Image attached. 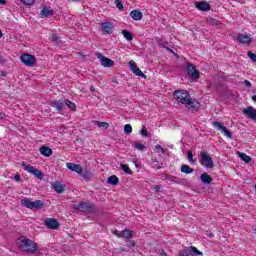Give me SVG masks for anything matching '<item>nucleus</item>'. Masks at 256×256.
<instances>
[{
    "label": "nucleus",
    "mask_w": 256,
    "mask_h": 256,
    "mask_svg": "<svg viewBox=\"0 0 256 256\" xmlns=\"http://www.w3.org/2000/svg\"><path fill=\"white\" fill-rule=\"evenodd\" d=\"M111 82L116 83V85H119V81H117V78H112Z\"/></svg>",
    "instance_id": "obj_54"
},
{
    "label": "nucleus",
    "mask_w": 256,
    "mask_h": 256,
    "mask_svg": "<svg viewBox=\"0 0 256 256\" xmlns=\"http://www.w3.org/2000/svg\"><path fill=\"white\" fill-rule=\"evenodd\" d=\"M207 235H208V237H210V238L214 237L213 233H208Z\"/></svg>",
    "instance_id": "obj_60"
},
{
    "label": "nucleus",
    "mask_w": 256,
    "mask_h": 256,
    "mask_svg": "<svg viewBox=\"0 0 256 256\" xmlns=\"http://www.w3.org/2000/svg\"><path fill=\"white\" fill-rule=\"evenodd\" d=\"M129 67H130V71H132L134 75H137V77H143L144 79H147V76L144 75L143 71H141V69L137 67V64H135L133 60L129 62Z\"/></svg>",
    "instance_id": "obj_13"
},
{
    "label": "nucleus",
    "mask_w": 256,
    "mask_h": 256,
    "mask_svg": "<svg viewBox=\"0 0 256 256\" xmlns=\"http://www.w3.org/2000/svg\"><path fill=\"white\" fill-rule=\"evenodd\" d=\"M232 1H239V0H232Z\"/></svg>",
    "instance_id": "obj_64"
},
{
    "label": "nucleus",
    "mask_w": 256,
    "mask_h": 256,
    "mask_svg": "<svg viewBox=\"0 0 256 256\" xmlns=\"http://www.w3.org/2000/svg\"><path fill=\"white\" fill-rule=\"evenodd\" d=\"M242 113L248 119H251L252 121L256 122V109L253 106H248L244 108Z\"/></svg>",
    "instance_id": "obj_10"
},
{
    "label": "nucleus",
    "mask_w": 256,
    "mask_h": 256,
    "mask_svg": "<svg viewBox=\"0 0 256 256\" xmlns=\"http://www.w3.org/2000/svg\"><path fill=\"white\" fill-rule=\"evenodd\" d=\"M14 181H17V182L21 181V175L16 174V175L14 176Z\"/></svg>",
    "instance_id": "obj_49"
},
{
    "label": "nucleus",
    "mask_w": 256,
    "mask_h": 256,
    "mask_svg": "<svg viewBox=\"0 0 256 256\" xmlns=\"http://www.w3.org/2000/svg\"><path fill=\"white\" fill-rule=\"evenodd\" d=\"M222 133H224V135L228 137V139H233V134L227 129V127L223 129Z\"/></svg>",
    "instance_id": "obj_38"
},
{
    "label": "nucleus",
    "mask_w": 256,
    "mask_h": 256,
    "mask_svg": "<svg viewBox=\"0 0 256 256\" xmlns=\"http://www.w3.org/2000/svg\"><path fill=\"white\" fill-rule=\"evenodd\" d=\"M8 72L7 71H0V77H7Z\"/></svg>",
    "instance_id": "obj_50"
},
{
    "label": "nucleus",
    "mask_w": 256,
    "mask_h": 256,
    "mask_svg": "<svg viewBox=\"0 0 256 256\" xmlns=\"http://www.w3.org/2000/svg\"><path fill=\"white\" fill-rule=\"evenodd\" d=\"M64 105H67L71 111H76L77 110V105L75 103L71 102L70 100H64Z\"/></svg>",
    "instance_id": "obj_31"
},
{
    "label": "nucleus",
    "mask_w": 256,
    "mask_h": 256,
    "mask_svg": "<svg viewBox=\"0 0 256 256\" xmlns=\"http://www.w3.org/2000/svg\"><path fill=\"white\" fill-rule=\"evenodd\" d=\"M236 39L238 42L242 43V45H251V43H253V39L247 34H237Z\"/></svg>",
    "instance_id": "obj_14"
},
{
    "label": "nucleus",
    "mask_w": 256,
    "mask_h": 256,
    "mask_svg": "<svg viewBox=\"0 0 256 256\" xmlns=\"http://www.w3.org/2000/svg\"><path fill=\"white\" fill-rule=\"evenodd\" d=\"M40 153L44 157H51L53 155V150L48 146H42L40 147Z\"/></svg>",
    "instance_id": "obj_21"
},
{
    "label": "nucleus",
    "mask_w": 256,
    "mask_h": 256,
    "mask_svg": "<svg viewBox=\"0 0 256 256\" xmlns=\"http://www.w3.org/2000/svg\"><path fill=\"white\" fill-rule=\"evenodd\" d=\"M22 167L24 168L25 171H28V173H31V175H34V177H36V179H40V181H43V177H45V175H43V172L39 169H36L35 167L26 164L25 162H22Z\"/></svg>",
    "instance_id": "obj_5"
},
{
    "label": "nucleus",
    "mask_w": 256,
    "mask_h": 256,
    "mask_svg": "<svg viewBox=\"0 0 256 256\" xmlns=\"http://www.w3.org/2000/svg\"><path fill=\"white\" fill-rule=\"evenodd\" d=\"M82 177H83L84 181H89V179H92V177H93V171L84 170V172L82 173Z\"/></svg>",
    "instance_id": "obj_28"
},
{
    "label": "nucleus",
    "mask_w": 256,
    "mask_h": 256,
    "mask_svg": "<svg viewBox=\"0 0 256 256\" xmlns=\"http://www.w3.org/2000/svg\"><path fill=\"white\" fill-rule=\"evenodd\" d=\"M20 59H21V62L26 65V67H35L37 63V58H35L31 54H22Z\"/></svg>",
    "instance_id": "obj_8"
},
{
    "label": "nucleus",
    "mask_w": 256,
    "mask_h": 256,
    "mask_svg": "<svg viewBox=\"0 0 256 256\" xmlns=\"http://www.w3.org/2000/svg\"><path fill=\"white\" fill-rule=\"evenodd\" d=\"M72 1H76V2H79V1H81V0H72Z\"/></svg>",
    "instance_id": "obj_63"
},
{
    "label": "nucleus",
    "mask_w": 256,
    "mask_h": 256,
    "mask_svg": "<svg viewBox=\"0 0 256 256\" xmlns=\"http://www.w3.org/2000/svg\"><path fill=\"white\" fill-rule=\"evenodd\" d=\"M19 241H20V245H19L20 251H24L26 253H29L30 255H35V253L39 251V247L37 246V243H35V241L33 240L29 238L20 237Z\"/></svg>",
    "instance_id": "obj_2"
},
{
    "label": "nucleus",
    "mask_w": 256,
    "mask_h": 256,
    "mask_svg": "<svg viewBox=\"0 0 256 256\" xmlns=\"http://www.w3.org/2000/svg\"><path fill=\"white\" fill-rule=\"evenodd\" d=\"M76 211H81L82 213H91L95 211V204L90 202H80L74 206Z\"/></svg>",
    "instance_id": "obj_6"
},
{
    "label": "nucleus",
    "mask_w": 256,
    "mask_h": 256,
    "mask_svg": "<svg viewBox=\"0 0 256 256\" xmlns=\"http://www.w3.org/2000/svg\"><path fill=\"white\" fill-rule=\"evenodd\" d=\"M198 161L200 165L206 167V169H213V167H215V164L213 163V158L209 156V153L205 151L200 153Z\"/></svg>",
    "instance_id": "obj_4"
},
{
    "label": "nucleus",
    "mask_w": 256,
    "mask_h": 256,
    "mask_svg": "<svg viewBox=\"0 0 256 256\" xmlns=\"http://www.w3.org/2000/svg\"><path fill=\"white\" fill-rule=\"evenodd\" d=\"M23 5L31 6L35 3V0H20Z\"/></svg>",
    "instance_id": "obj_41"
},
{
    "label": "nucleus",
    "mask_w": 256,
    "mask_h": 256,
    "mask_svg": "<svg viewBox=\"0 0 256 256\" xmlns=\"http://www.w3.org/2000/svg\"><path fill=\"white\" fill-rule=\"evenodd\" d=\"M91 93H95V86H90Z\"/></svg>",
    "instance_id": "obj_56"
},
{
    "label": "nucleus",
    "mask_w": 256,
    "mask_h": 256,
    "mask_svg": "<svg viewBox=\"0 0 256 256\" xmlns=\"http://www.w3.org/2000/svg\"><path fill=\"white\" fill-rule=\"evenodd\" d=\"M248 57H250L251 61H253V63H256V54L253 53L252 51H248L247 52Z\"/></svg>",
    "instance_id": "obj_40"
},
{
    "label": "nucleus",
    "mask_w": 256,
    "mask_h": 256,
    "mask_svg": "<svg viewBox=\"0 0 256 256\" xmlns=\"http://www.w3.org/2000/svg\"><path fill=\"white\" fill-rule=\"evenodd\" d=\"M244 85L249 88L251 87V82L249 80H244Z\"/></svg>",
    "instance_id": "obj_52"
},
{
    "label": "nucleus",
    "mask_w": 256,
    "mask_h": 256,
    "mask_svg": "<svg viewBox=\"0 0 256 256\" xmlns=\"http://www.w3.org/2000/svg\"><path fill=\"white\" fill-rule=\"evenodd\" d=\"M135 149H138V151H143L145 149V145L141 142H134Z\"/></svg>",
    "instance_id": "obj_37"
},
{
    "label": "nucleus",
    "mask_w": 256,
    "mask_h": 256,
    "mask_svg": "<svg viewBox=\"0 0 256 256\" xmlns=\"http://www.w3.org/2000/svg\"><path fill=\"white\" fill-rule=\"evenodd\" d=\"M140 135H142V137H149V131L145 129V126H143V129L140 131Z\"/></svg>",
    "instance_id": "obj_42"
},
{
    "label": "nucleus",
    "mask_w": 256,
    "mask_h": 256,
    "mask_svg": "<svg viewBox=\"0 0 256 256\" xmlns=\"http://www.w3.org/2000/svg\"><path fill=\"white\" fill-rule=\"evenodd\" d=\"M122 35L126 41H133V34H131V32H129L127 30H123Z\"/></svg>",
    "instance_id": "obj_30"
},
{
    "label": "nucleus",
    "mask_w": 256,
    "mask_h": 256,
    "mask_svg": "<svg viewBox=\"0 0 256 256\" xmlns=\"http://www.w3.org/2000/svg\"><path fill=\"white\" fill-rule=\"evenodd\" d=\"M158 254L161 255V256H169V255H167V252H165V250H163V249H160L158 251Z\"/></svg>",
    "instance_id": "obj_46"
},
{
    "label": "nucleus",
    "mask_w": 256,
    "mask_h": 256,
    "mask_svg": "<svg viewBox=\"0 0 256 256\" xmlns=\"http://www.w3.org/2000/svg\"><path fill=\"white\" fill-rule=\"evenodd\" d=\"M0 5H7V1L6 0H0Z\"/></svg>",
    "instance_id": "obj_55"
},
{
    "label": "nucleus",
    "mask_w": 256,
    "mask_h": 256,
    "mask_svg": "<svg viewBox=\"0 0 256 256\" xmlns=\"http://www.w3.org/2000/svg\"><path fill=\"white\" fill-rule=\"evenodd\" d=\"M155 149H156L157 152L161 151V153H162L163 155H165V149H163V146L157 144V145L155 146Z\"/></svg>",
    "instance_id": "obj_43"
},
{
    "label": "nucleus",
    "mask_w": 256,
    "mask_h": 256,
    "mask_svg": "<svg viewBox=\"0 0 256 256\" xmlns=\"http://www.w3.org/2000/svg\"><path fill=\"white\" fill-rule=\"evenodd\" d=\"M200 179H201L202 183H204V185H210V183L213 182V178H211V176L207 173L201 174Z\"/></svg>",
    "instance_id": "obj_23"
},
{
    "label": "nucleus",
    "mask_w": 256,
    "mask_h": 256,
    "mask_svg": "<svg viewBox=\"0 0 256 256\" xmlns=\"http://www.w3.org/2000/svg\"><path fill=\"white\" fill-rule=\"evenodd\" d=\"M174 99L178 103H182V105H185L186 109H188L190 113H195L196 111L201 109V103L197 100L191 99V95L185 90H175Z\"/></svg>",
    "instance_id": "obj_1"
},
{
    "label": "nucleus",
    "mask_w": 256,
    "mask_h": 256,
    "mask_svg": "<svg viewBox=\"0 0 256 256\" xmlns=\"http://www.w3.org/2000/svg\"><path fill=\"white\" fill-rule=\"evenodd\" d=\"M100 28L104 33H108V35H111L113 33V29H115V26L111 22H103L100 24Z\"/></svg>",
    "instance_id": "obj_15"
},
{
    "label": "nucleus",
    "mask_w": 256,
    "mask_h": 256,
    "mask_svg": "<svg viewBox=\"0 0 256 256\" xmlns=\"http://www.w3.org/2000/svg\"><path fill=\"white\" fill-rule=\"evenodd\" d=\"M123 237H125L126 239H131L133 237V231L124 230L123 231Z\"/></svg>",
    "instance_id": "obj_34"
},
{
    "label": "nucleus",
    "mask_w": 256,
    "mask_h": 256,
    "mask_svg": "<svg viewBox=\"0 0 256 256\" xmlns=\"http://www.w3.org/2000/svg\"><path fill=\"white\" fill-rule=\"evenodd\" d=\"M1 37H3V32H1V30H0V39H1Z\"/></svg>",
    "instance_id": "obj_61"
},
{
    "label": "nucleus",
    "mask_w": 256,
    "mask_h": 256,
    "mask_svg": "<svg viewBox=\"0 0 256 256\" xmlns=\"http://www.w3.org/2000/svg\"><path fill=\"white\" fill-rule=\"evenodd\" d=\"M166 49V51H170V53H175L173 50H171V48H169V47H166L165 48Z\"/></svg>",
    "instance_id": "obj_58"
},
{
    "label": "nucleus",
    "mask_w": 256,
    "mask_h": 256,
    "mask_svg": "<svg viewBox=\"0 0 256 256\" xmlns=\"http://www.w3.org/2000/svg\"><path fill=\"white\" fill-rule=\"evenodd\" d=\"M197 255H203V252H201L195 246H191L187 249L180 250L178 253V256H197Z\"/></svg>",
    "instance_id": "obj_7"
},
{
    "label": "nucleus",
    "mask_w": 256,
    "mask_h": 256,
    "mask_svg": "<svg viewBox=\"0 0 256 256\" xmlns=\"http://www.w3.org/2000/svg\"><path fill=\"white\" fill-rule=\"evenodd\" d=\"M180 171L182 173H185V175H189V174L193 173V171H195V170L193 168H190L189 165L184 164L181 166Z\"/></svg>",
    "instance_id": "obj_25"
},
{
    "label": "nucleus",
    "mask_w": 256,
    "mask_h": 256,
    "mask_svg": "<svg viewBox=\"0 0 256 256\" xmlns=\"http://www.w3.org/2000/svg\"><path fill=\"white\" fill-rule=\"evenodd\" d=\"M124 132L129 135L131 133H133V127L130 124H126L124 126Z\"/></svg>",
    "instance_id": "obj_35"
},
{
    "label": "nucleus",
    "mask_w": 256,
    "mask_h": 256,
    "mask_svg": "<svg viewBox=\"0 0 256 256\" xmlns=\"http://www.w3.org/2000/svg\"><path fill=\"white\" fill-rule=\"evenodd\" d=\"M95 56L97 57V59H99L102 67H113V65H115V62L113 60L105 57L101 52H96Z\"/></svg>",
    "instance_id": "obj_9"
},
{
    "label": "nucleus",
    "mask_w": 256,
    "mask_h": 256,
    "mask_svg": "<svg viewBox=\"0 0 256 256\" xmlns=\"http://www.w3.org/2000/svg\"><path fill=\"white\" fill-rule=\"evenodd\" d=\"M44 225L47 229L56 230L59 229V221L55 218H46L44 220Z\"/></svg>",
    "instance_id": "obj_11"
},
{
    "label": "nucleus",
    "mask_w": 256,
    "mask_h": 256,
    "mask_svg": "<svg viewBox=\"0 0 256 256\" xmlns=\"http://www.w3.org/2000/svg\"><path fill=\"white\" fill-rule=\"evenodd\" d=\"M115 5L119 11H125V7L123 6V2H121V0H115Z\"/></svg>",
    "instance_id": "obj_33"
},
{
    "label": "nucleus",
    "mask_w": 256,
    "mask_h": 256,
    "mask_svg": "<svg viewBox=\"0 0 256 256\" xmlns=\"http://www.w3.org/2000/svg\"><path fill=\"white\" fill-rule=\"evenodd\" d=\"M5 119V114L4 113H0V121Z\"/></svg>",
    "instance_id": "obj_57"
},
{
    "label": "nucleus",
    "mask_w": 256,
    "mask_h": 256,
    "mask_svg": "<svg viewBox=\"0 0 256 256\" xmlns=\"http://www.w3.org/2000/svg\"><path fill=\"white\" fill-rule=\"evenodd\" d=\"M153 167L154 169H163V164L154 163Z\"/></svg>",
    "instance_id": "obj_44"
},
{
    "label": "nucleus",
    "mask_w": 256,
    "mask_h": 256,
    "mask_svg": "<svg viewBox=\"0 0 256 256\" xmlns=\"http://www.w3.org/2000/svg\"><path fill=\"white\" fill-rule=\"evenodd\" d=\"M52 41L53 43H59V38L55 34L52 35Z\"/></svg>",
    "instance_id": "obj_47"
},
{
    "label": "nucleus",
    "mask_w": 256,
    "mask_h": 256,
    "mask_svg": "<svg viewBox=\"0 0 256 256\" xmlns=\"http://www.w3.org/2000/svg\"><path fill=\"white\" fill-rule=\"evenodd\" d=\"M107 183H109V185H119V178L115 175L109 176Z\"/></svg>",
    "instance_id": "obj_26"
},
{
    "label": "nucleus",
    "mask_w": 256,
    "mask_h": 256,
    "mask_svg": "<svg viewBox=\"0 0 256 256\" xmlns=\"http://www.w3.org/2000/svg\"><path fill=\"white\" fill-rule=\"evenodd\" d=\"M52 189H54L56 193H63L65 191V186H63L61 182L56 181L52 183Z\"/></svg>",
    "instance_id": "obj_22"
},
{
    "label": "nucleus",
    "mask_w": 256,
    "mask_h": 256,
    "mask_svg": "<svg viewBox=\"0 0 256 256\" xmlns=\"http://www.w3.org/2000/svg\"><path fill=\"white\" fill-rule=\"evenodd\" d=\"M130 17L134 21H141V19H143V13L140 10H132L130 12Z\"/></svg>",
    "instance_id": "obj_19"
},
{
    "label": "nucleus",
    "mask_w": 256,
    "mask_h": 256,
    "mask_svg": "<svg viewBox=\"0 0 256 256\" xmlns=\"http://www.w3.org/2000/svg\"><path fill=\"white\" fill-rule=\"evenodd\" d=\"M132 243V247H135V243L134 242H131Z\"/></svg>",
    "instance_id": "obj_62"
},
{
    "label": "nucleus",
    "mask_w": 256,
    "mask_h": 256,
    "mask_svg": "<svg viewBox=\"0 0 256 256\" xmlns=\"http://www.w3.org/2000/svg\"><path fill=\"white\" fill-rule=\"evenodd\" d=\"M0 63H7V60H5V58L3 57V55L0 54Z\"/></svg>",
    "instance_id": "obj_51"
},
{
    "label": "nucleus",
    "mask_w": 256,
    "mask_h": 256,
    "mask_svg": "<svg viewBox=\"0 0 256 256\" xmlns=\"http://www.w3.org/2000/svg\"><path fill=\"white\" fill-rule=\"evenodd\" d=\"M120 169H122L124 173H127V175H133V171H131V168H129V166L126 164H120Z\"/></svg>",
    "instance_id": "obj_32"
},
{
    "label": "nucleus",
    "mask_w": 256,
    "mask_h": 256,
    "mask_svg": "<svg viewBox=\"0 0 256 256\" xmlns=\"http://www.w3.org/2000/svg\"><path fill=\"white\" fill-rule=\"evenodd\" d=\"M51 105H52V107H54L57 111L61 112V111H63V109H65V108H63V107H65V100L60 99V100H58V101H54V102H52Z\"/></svg>",
    "instance_id": "obj_18"
},
{
    "label": "nucleus",
    "mask_w": 256,
    "mask_h": 256,
    "mask_svg": "<svg viewBox=\"0 0 256 256\" xmlns=\"http://www.w3.org/2000/svg\"><path fill=\"white\" fill-rule=\"evenodd\" d=\"M187 73L191 77V79H199L200 77L199 71L197 70V68H195V65L191 63H188L187 65Z\"/></svg>",
    "instance_id": "obj_12"
},
{
    "label": "nucleus",
    "mask_w": 256,
    "mask_h": 256,
    "mask_svg": "<svg viewBox=\"0 0 256 256\" xmlns=\"http://www.w3.org/2000/svg\"><path fill=\"white\" fill-rule=\"evenodd\" d=\"M196 7L199 11H211V6L207 2H197Z\"/></svg>",
    "instance_id": "obj_20"
},
{
    "label": "nucleus",
    "mask_w": 256,
    "mask_h": 256,
    "mask_svg": "<svg viewBox=\"0 0 256 256\" xmlns=\"http://www.w3.org/2000/svg\"><path fill=\"white\" fill-rule=\"evenodd\" d=\"M238 156L242 161H244V163H251V156H248L243 152H238Z\"/></svg>",
    "instance_id": "obj_27"
},
{
    "label": "nucleus",
    "mask_w": 256,
    "mask_h": 256,
    "mask_svg": "<svg viewBox=\"0 0 256 256\" xmlns=\"http://www.w3.org/2000/svg\"><path fill=\"white\" fill-rule=\"evenodd\" d=\"M212 125H213V128L214 129H217V131H221V133H223L224 129L226 128L225 126H223L221 124V122L219 121H214L212 122Z\"/></svg>",
    "instance_id": "obj_29"
},
{
    "label": "nucleus",
    "mask_w": 256,
    "mask_h": 256,
    "mask_svg": "<svg viewBox=\"0 0 256 256\" xmlns=\"http://www.w3.org/2000/svg\"><path fill=\"white\" fill-rule=\"evenodd\" d=\"M21 205H23V207H26L27 209H35L36 211L45 208V203L43 202V200L31 201V199L29 198L22 199Z\"/></svg>",
    "instance_id": "obj_3"
},
{
    "label": "nucleus",
    "mask_w": 256,
    "mask_h": 256,
    "mask_svg": "<svg viewBox=\"0 0 256 256\" xmlns=\"http://www.w3.org/2000/svg\"><path fill=\"white\" fill-rule=\"evenodd\" d=\"M210 24L211 25H219V21H217L216 19H211Z\"/></svg>",
    "instance_id": "obj_48"
},
{
    "label": "nucleus",
    "mask_w": 256,
    "mask_h": 256,
    "mask_svg": "<svg viewBox=\"0 0 256 256\" xmlns=\"http://www.w3.org/2000/svg\"><path fill=\"white\" fill-rule=\"evenodd\" d=\"M53 15H55V10H49L47 7L40 11V17L42 18L53 17Z\"/></svg>",
    "instance_id": "obj_17"
},
{
    "label": "nucleus",
    "mask_w": 256,
    "mask_h": 256,
    "mask_svg": "<svg viewBox=\"0 0 256 256\" xmlns=\"http://www.w3.org/2000/svg\"><path fill=\"white\" fill-rule=\"evenodd\" d=\"M152 163H159V161H157V158H152Z\"/></svg>",
    "instance_id": "obj_59"
},
{
    "label": "nucleus",
    "mask_w": 256,
    "mask_h": 256,
    "mask_svg": "<svg viewBox=\"0 0 256 256\" xmlns=\"http://www.w3.org/2000/svg\"><path fill=\"white\" fill-rule=\"evenodd\" d=\"M96 125L98 127H103V129H109V123L107 122L96 121Z\"/></svg>",
    "instance_id": "obj_36"
},
{
    "label": "nucleus",
    "mask_w": 256,
    "mask_h": 256,
    "mask_svg": "<svg viewBox=\"0 0 256 256\" xmlns=\"http://www.w3.org/2000/svg\"><path fill=\"white\" fill-rule=\"evenodd\" d=\"M154 189H155L156 193H159V191H161V186L156 185V186H154Z\"/></svg>",
    "instance_id": "obj_53"
},
{
    "label": "nucleus",
    "mask_w": 256,
    "mask_h": 256,
    "mask_svg": "<svg viewBox=\"0 0 256 256\" xmlns=\"http://www.w3.org/2000/svg\"><path fill=\"white\" fill-rule=\"evenodd\" d=\"M187 155H188L189 163H191L192 165H195V159H193V152L192 151H188Z\"/></svg>",
    "instance_id": "obj_39"
},
{
    "label": "nucleus",
    "mask_w": 256,
    "mask_h": 256,
    "mask_svg": "<svg viewBox=\"0 0 256 256\" xmlns=\"http://www.w3.org/2000/svg\"><path fill=\"white\" fill-rule=\"evenodd\" d=\"M66 167L70 171H74L75 173H78V175H81V173H83V167H81V165H79V164L67 163Z\"/></svg>",
    "instance_id": "obj_16"
},
{
    "label": "nucleus",
    "mask_w": 256,
    "mask_h": 256,
    "mask_svg": "<svg viewBox=\"0 0 256 256\" xmlns=\"http://www.w3.org/2000/svg\"><path fill=\"white\" fill-rule=\"evenodd\" d=\"M114 235L117 237H123V231H114Z\"/></svg>",
    "instance_id": "obj_45"
},
{
    "label": "nucleus",
    "mask_w": 256,
    "mask_h": 256,
    "mask_svg": "<svg viewBox=\"0 0 256 256\" xmlns=\"http://www.w3.org/2000/svg\"><path fill=\"white\" fill-rule=\"evenodd\" d=\"M164 179L169 181L171 184L179 185V183H181V179L177 178L176 176H172V175H164Z\"/></svg>",
    "instance_id": "obj_24"
}]
</instances>
